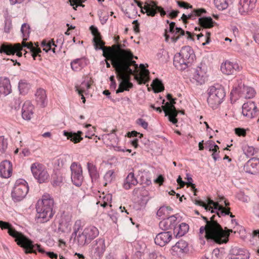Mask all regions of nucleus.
<instances>
[{
  "mask_svg": "<svg viewBox=\"0 0 259 259\" xmlns=\"http://www.w3.org/2000/svg\"><path fill=\"white\" fill-rule=\"evenodd\" d=\"M222 72L225 74H233L240 70V66L238 64L231 62L230 61H226L222 64L221 66Z\"/></svg>",
  "mask_w": 259,
  "mask_h": 259,
  "instance_id": "obj_21",
  "label": "nucleus"
},
{
  "mask_svg": "<svg viewBox=\"0 0 259 259\" xmlns=\"http://www.w3.org/2000/svg\"><path fill=\"white\" fill-rule=\"evenodd\" d=\"M149 71L148 69H144L140 73V76H136V79L139 81V83H146L149 78Z\"/></svg>",
  "mask_w": 259,
  "mask_h": 259,
  "instance_id": "obj_42",
  "label": "nucleus"
},
{
  "mask_svg": "<svg viewBox=\"0 0 259 259\" xmlns=\"http://www.w3.org/2000/svg\"><path fill=\"white\" fill-rule=\"evenodd\" d=\"M104 180L106 181L104 186H106L108 183H110L114 179V172L113 170H108L104 177Z\"/></svg>",
  "mask_w": 259,
  "mask_h": 259,
  "instance_id": "obj_50",
  "label": "nucleus"
},
{
  "mask_svg": "<svg viewBox=\"0 0 259 259\" xmlns=\"http://www.w3.org/2000/svg\"><path fill=\"white\" fill-rule=\"evenodd\" d=\"M12 28V22L9 20H6L4 28V32L9 33Z\"/></svg>",
  "mask_w": 259,
  "mask_h": 259,
  "instance_id": "obj_62",
  "label": "nucleus"
},
{
  "mask_svg": "<svg viewBox=\"0 0 259 259\" xmlns=\"http://www.w3.org/2000/svg\"><path fill=\"white\" fill-rule=\"evenodd\" d=\"M31 170L34 177L39 183H45L49 177L47 171L41 164L36 163L32 164Z\"/></svg>",
  "mask_w": 259,
  "mask_h": 259,
  "instance_id": "obj_10",
  "label": "nucleus"
},
{
  "mask_svg": "<svg viewBox=\"0 0 259 259\" xmlns=\"http://www.w3.org/2000/svg\"><path fill=\"white\" fill-rule=\"evenodd\" d=\"M85 0H68L70 2V5L73 7L74 10H76V8L80 6L84 7L82 3L84 2Z\"/></svg>",
  "mask_w": 259,
  "mask_h": 259,
  "instance_id": "obj_57",
  "label": "nucleus"
},
{
  "mask_svg": "<svg viewBox=\"0 0 259 259\" xmlns=\"http://www.w3.org/2000/svg\"><path fill=\"white\" fill-rule=\"evenodd\" d=\"M30 28L27 23H23L21 27V32L22 34L23 41L27 40L30 33Z\"/></svg>",
  "mask_w": 259,
  "mask_h": 259,
  "instance_id": "obj_46",
  "label": "nucleus"
},
{
  "mask_svg": "<svg viewBox=\"0 0 259 259\" xmlns=\"http://www.w3.org/2000/svg\"><path fill=\"white\" fill-rule=\"evenodd\" d=\"M12 174V164L9 160H5L0 163V177L9 178Z\"/></svg>",
  "mask_w": 259,
  "mask_h": 259,
  "instance_id": "obj_23",
  "label": "nucleus"
},
{
  "mask_svg": "<svg viewBox=\"0 0 259 259\" xmlns=\"http://www.w3.org/2000/svg\"><path fill=\"white\" fill-rule=\"evenodd\" d=\"M82 133L81 131H78L77 133L68 132L65 131L63 132L64 135L67 137V139L70 140L74 143H77L83 139V138L81 137Z\"/></svg>",
  "mask_w": 259,
  "mask_h": 259,
  "instance_id": "obj_33",
  "label": "nucleus"
},
{
  "mask_svg": "<svg viewBox=\"0 0 259 259\" xmlns=\"http://www.w3.org/2000/svg\"><path fill=\"white\" fill-rule=\"evenodd\" d=\"M70 65L73 70L77 71L87 65V60L84 58L76 59L71 62Z\"/></svg>",
  "mask_w": 259,
  "mask_h": 259,
  "instance_id": "obj_32",
  "label": "nucleus"
},
{
  "mask_svg": "<svg viewBox=\"0 0 259 259\" xmlns=\"http://www.w3.org/2000/svg\"><path fill=\"white\" fill-rule=\"evenodd\" d=\"M41 46L44 47L43 50L45 51L46 52L51 50L52 47L54 46V48L52 49V51L54 53H55V48L57 47V45L55 44L53 40L49 42H47L46 40H43L41 42Z\"/></svg>",
  "mask_w": 259,
  "mask_h": 259,
  "instance_id": "obj_49",
  "label": "nucleus"
},
{
  "mask_svg": "<svg viewBox=\"0 0 259 259\" xmlns=\"http://www.w3.org/2000/svg\"><path fill=\"white\" fill-rule=\"evenodd\" d=\"M22 47H26L27 49L30 50V51L33 50L34 49L37 48V47H34L33 45V43L32 42H25V41H23L22 42V45H21Z\"/></svg>",
  "mask_w": 259,
  "mask_h": 259,
  "instance_id": "obj_64",
  "label": "nucleus"
},
{
  "mask_svg": "<svg viewBox=\"0 0 259 259\" xmlns=\"http://www.w3.org/2000/svg\"><path fill=\"white\" fill-rule=\"evenodd\" d=\"M244 153L247 156H251L258 152V150L255 149L253 146L245 145L242 148Z\"/></svg>",
  "mask_w": 259,
  "mask_h": 259,
  "instance_id": "obj_47",
  "label": "nucleus"
},
{
  "mask_svg": "<svg viewBox=\"0 0 259 259\" xmlns=\"http://www.w3.org/2000/svg\"><path fill=\"white\" fill-rule=\"evenodd\" d=\"M194 202L196 205H198L200 206H202V207H204L205 209L207 210H210L211 209V213H214V211L213 210L212 207H209L207 204L205 203L204 202H203L201 200H198L197 199H195L194 200Z\"/></svg>",
  "mask_w": 259,
  "mask_h": 259,
  "instance_id": "obj_55",
  "label": "nucleus"
},
{
  "mask_svg": "<svg viewBox=\"0 0 259 259\" xmlns=\"http://www.w3.org/2000/svg\"><path fill=\"white\" fill-rule=\"evenodd\" d=\"M87 167L92 181H96L99 178V174L96 166L91 162H88Z\"/></svg>",
  "mask_w": 259,
  "mask_h": 259,
  "instance_id": "obj_37",
  "label": "nucleus"
},
{
  "mask_svg": "<svg viewBox=\"0 0 259 259\" xmlns=\"http://www.w3.org/2000/svg\"><path fill=\"white\" fill-rule=\"evenodd\" d=\"M155 93H159L164 90V87L162 81L158 78L153 80L151 84Z\"/></svg>",
  "mask_w": 259,
  "mask_h": 259,
  "instance_id": "obj_43",
  "label": "nucleus"
},
{
  "mask_svg": "<svg viewBox=\"0 0 259 259\" xmlns=\"http://www.w3.org/2000/svg\"><path fill=\"white\" fill-rule=\"evenodd\" d=\"M149 257V259H166L165 256L155 252L150 253Z\"/></svg>",
  "mask_w": 259,
  "mask_h": 259,
  "instance_id": "obj_61",
  "label": "nucleus"
},
{
  "mask_svg": "<svg viewBox=\"0 0 259 259\" xmlns=\"http://www.w3.org/2000/svg\"><path fill=\"white\" fill-rule=\"evenodd\" d=\"M28 186L26 181L23 179L17 180L12 192V197L15 202L23 199L28 192Z\"/></svg>",
  "mask_w": 259,
  "mask_h": 259,
  "instance_id": "obj_7",
  "label": "nucleus"
},
{
  "mask_svg": "<svg viewBox=\"0 0 259 259\" xmlns=\"http://www.w3.org/2000/svg\"><path fill=\"white\" fill-rule=\"evenodd\" d=\"M229 0H214L215 7L220 10L227 9L229 6Z\"/></svg>",
  "mask_w": 259,
  "mask_h": 259,
  "instance_id": "obj_48",
  "label": "nucleus"
},
{
  "mask_svg": "<svg viewBox=\"0 0 259 259\" xmlns=\"http://www.w3.org/2000/svg\"><path fill=\"white\" fill-rule=\"evenodd\" d=\"M212 205L213 206L214 209L218 210V211H217L216 215H218V212L220 213V217L221 215H228L230 213V208H225L222 205H220L218 202H215V204Z\"/></svg>",
  "mask_w": 259,
  "mask_h": 259,
  "instance_id": "obj_41",
  "label": "nucleus"
},
{
  "mask_svg": "<svg viewBox=\"0 0 259 259\" xmlns=\"http://www.w3.org/2000/svg\"><path fill=\"white\" fill-rule=\"evenodd\" d=\"M176 100V99H172L170 101V102H167L165 104V105L162 106V108L165 113V116H168L169 121L173 124H176L178 122L176 117L178 115V112L175 107Z\"/></svg>",
  "mask_w": 259,
  "mask_h": 259,
  "instance_id": "obj_11",
  "label": "nucleus"
},
{
  "mask_svg": "<svg viewBox=\"0 0 259 259\" xmlns=\"http://www.w3.org/2000/svg\"><path fill=\"white\" fill-rule=\"evenodd\" d=\"M225 97L224 89L220 85L209 88L207 102L213 109H215L222 102Z\"/></svg>",
  "mask_w": 259,
  "mask_h": 259,
  "instance_id": "obj_6",
  "label": "nucleus"
},
{
  "mask_svg": "<svg viewBox=\"0 0 259 259\" xmlns=\"http://www.w3.org/2000/svg\"><path fill=\"white\" fill-rule=\"evenodd\" d=\"M258 110L253 102L245 103L242 105V113L243 116L249 118L255 117L257 115Z\"/></svg>",
  "mask_w": 259,
  "mask_h": 259,
  "instance_id": "obj_18",
  "label": "nucleus"
},
{
  "mask_svg": "<svg viewBox=\"0 0 259 259\" xmlns=\"http://www.w3.org/2000/svg\"><path fill=\"white\" fill-rule=\"evenodd\" d=\"M105 42L103 41L99 43L97 46V50H102L103 51V55L108 60H111V56L113 55L112 48L110 47H105Z\"/></svg>",
  "mask_w": 259,
  "mask_h": 259,
  "instance_id": "obj_38",
  "label": "nucleus"
},
{
  "mask_svg": "<svg viewBox=\"0 0 259 259\" xmlns=\"http://www.w3.org/2000/svg\"><path fill=\"white\" fill-rule=\"evenodd\" d=\"M134 58L137 59L129 49L113 67L117 74V78L120 80L118 88L116 91V94L122 93L124 91H128L133 87V83L130 82L131 75L133 74V71L130 67L132 65L136 67L138 66L136 61L133 60Z\"/></svg>",
  "mask_w": 259,
  "mask_h": 259,
  "instance_id": "obj_2",
  "label": "nucleus"
},
{
  "mask_svg": "<svg viewBox=\"0 0 259 259\" xmlns=\"http://www.w3.org/2000/svg\"><path fill=\"white\" fill-rule=\"evenodd\" d=\"M206 13V11L204 8L193 9L190 14L188 15L183 14L181 19L183 23L186 24L188 23V20H195L196 17L201 16Z\"/></svg>",
  "mask_w": 259,
  "mask_h": 259,
  "instance_id": "obj_22",
  "label": "nucleus"
},
{
  "mask_svg": "<svg viewBox=\"0 0 259 259\" xmlns=\"http://www.w3.org/2000/svg\"><path fill=\"white\" fill-rule=\"evenodd\" d=\"M177 223V218L175 215H172L165 219H163V220L159 222V226L162 230L166 231L173 229L174 231Z\"/></svg>",
  "mask_w": 259,
  "mask_h": 259,
  "instance_id": "obj_19",
  "label": "nucleus"
},
{
  "mask_svg": "<svg viewBox=\"0 0 259 259\" xmlns=\"http://www.w3.org/2000/svg\"><path fill=\"white\" fill-rule=\"evenodd\" d=\"M35 100L38 105L41 107L46 106L47 95L45 90L42 89H38L35 93Z\"/></svg>",
  "mask_w": 259,
  "mask_h": 259,
  "instance_id": "obj_29",
  "label": "nucleus"
},
{
  "mask_svg": "<svg viewBox=\"0 0 259 259\" xmlns=\"http://www.w3.org/2000/svg\"><path fill=\"white\" fill-rule=\"evenodd\" d=\"M172 34L173 35L171 36V39L174 42H177L181 36L185 35V34H187V39H193L192 34L190 32L188 31L185 32L180 27H176L175 32Z\"/></svg>",
  "mask_w": 259,
  "mask_h": 259,
  "instance_id": "obj_28",
  "label": "nucleus"
},
{
  "mask_svg": "<svg viewBox=\"0 0 259 259\" xmlns=\"http://www.w3.org/2000/svg\"><path fill=\"white\" fill-rule=\"evenodd\" d=\"M123 45L117 43L110 47L112 48L113 55L111 56V64L113 67L115 66L116 63L121 59L124 54L128 51L129 49H124L126 47L125 43L127 42L126 39L123 41Z\"/></svg>",
  "mask_w": 259,
  "mask_h": 259,
  "instance_id": "obj_9",
  "label": "nucleus"
},
{
  "mask_svg": "<svg viewBox=\"0 0 259 259\" xmlns=\"http://www.w3.org/2000/svg\"><path fill=\"white\" fill-rule=\"evenodd\" d=\"M8 143L4 136H0V152H4L7 148Z\"/></svg>",
  "mask_w": 259,
  "mask_h": 259,
  "instance_id": "obj_56",
  "label": "nucleus"
},
{
  "mask_svg": "<svg viewBox=\"0 0 259 259\" xmlns=\"http://www.w3.org/2000/svg\"><path fill=\"white\" fill-rule=\"evenodd\" d=\"M0 228L8 229L9 234L15 238L17 244L23 248L26 253H34L36 251L46 254L51 258H57L58 255L54 252H46L40 245L34 244L33 242L22 233L16 231L9 223L0 221Z\"/></svg>",
  "mask_w": 259,
  "mask_h": 259,
  "instance_id": "obj_3",
  "label": "nucleus"
},
{
  "mask_svg": "<svg viewBox=\"0 0 259 259\" xmlns=\"http://www.w3.org/2000/svg\"><path fill=\"white\" fill-rule=\"evenodd\" d=\"M54 205V199L49 194L43 195L41 200L37 202L36 209L38 218L42 220V223L48 222L53 217Z\"/></svg>",
  "mask_w": 259,
  "mask_h": 259,
  "instance_id": "obj_4",
  "label": "nucleus"
},
{
  "mask_svg": "<svg viewBox=\"0 0 259 259\" xmlns=\"http://www.w3.org/2000/svg\"><path fill=\"white\" fill-rule=\"evenodd\" d=\"M18 88L21 94H26L29 89V85L26 82L21 80L19 82Z\"/></svg>",
  "mask_w": 259,
  "mask_h": 259,
  "instance_id": "obj_53",
  "label": "nucleus"
},
{
  "mask_svg": "<svg viewBox=\"0 0 259 259\" xmlns=\"http://www.w3.org/2000/svg\"><path fill=\"white\" fill-rule=\"evenodd\" d=\"M11 92V85L8 78H0V94L5 96Z\"/></svg>",
  "mask_w": 259,
  "mask_h": 259,
  "instance_id": "obj_26",
  "label": "nucleus"
},
{
  "mask_svg": "<svg viewBox=\"0 0 259 259\" xmlns=\"http://www.w3.org/2000/svg\"><path fill=\"white\" fill-rule=\"evenodd\" d=\"M189 227L188 224L182 223L178 227L175 226L173 233L176 234V236L181 237L184 236L189 230Z\"/></svg>",
  "mask_w": 259,
  "mask_h": 259,
  "instance_id": "obj_34",
  "label": "nucleus"
},
{
  "mask_svg": "<svg viewBox=\"0 0 259 259\" xmlns=\"http://www.w3.org/2000/svg\"><path fill=\"white\" fill-rule=\"evenodd\" d=\"M172 210V208L169 206H162L157 210L156 213L157 216L159 217V219L167 217Z\"/></svg>",
  "mask_w": 259,
  "mask_h": 259,
  "instance_id": "obj_40",
  "label": "nucleus"
},
{
  "mask_svg": "<svg viewBox=\"0 0 259 259\" xmlns=\"http://www.w3.org/2000/svg\"><path fill=\"white\" fill-rule=\"evenodd\" d=\"M153 6L154 10L156 12V14L157 13V12H159L160 13V15L163 17L164 15H166L165 11L163 10V9L160 6H157V4L153 1Z\"/></svg>",
  "mask_w": 259,
  "mask_h": 259,
  "instance_id": "obj_58",
  "label": "nucleus"
},
{
  "mask_svg": "<svg viewBox=\"0 0 259 259\" xmlns=\"http://www.w3.org/2000/svg\"><path fill=\"white\" fill-rule=\"evenodd\" d=\"M195 58L193 50L190 46L183 47L174 58V65L179 70H184L190 66Z\"/></svg>",
  "mask_w": 259,
  "mask_h": 259,
  "instance_id": "obj_5",
  "label": "nucleus"
},
{
  "mask_svg": "<svg viewBox=\"0 0 259 259\" xmlns=\"http://www.w3.org/2000/svg\"><path fill=\"white\" fill-rule=\"evenodd\" d=\"M82 229L81 226V222L80 220H77L74 225L73 227V232L71 234V238L73 237V236H76V234L78 233L80 230Z\"/></svg>",
  "mask_w": 259,
  "mask_h": 259,
  "instance_id": "obj_54",
  "label": "nucleus"
},
{
  "mask_svg": "<svg viewBox=\"0 0 259 259\" xmlns=\"http://www.w3.org/2000/svg\"><path fill=\"white\" fill-rule=\"evenodd\" d=\"M106 250L105 240L99 238L92 242L90 245L89 253L93 259H101Z\"/></svg>",
  "mask_w": 259,
  "mask_h": 259,
  "instance_id": "obj_8",
  "label": "nucleus"
},
{
  "mask_svg": "<svg viewBox=\"0 0 259 259\" xmlns=\"http://www.w3.org/2000/svg\"><path fill=\"white\" fill-rule=\"evenodd\" d=\"M73 238H74V242L79 247H82L85 244L90 242L83 231L81 233L79 232L76 234V236H73Z\"/></svg>",
  "mask_w": 259,
  "mask_h": 259,
  "instance_id": "obj_36",
  "label": "nucleus"
},
{
  "mask_svg": "<svg viewBox=\"0 0 259 259\" xmlns=\"http://www.w3.org/2000/svg\"><path fill=\"white\" fill-rule=\"evenodd\" d=\"M145 187L142 186L141 187H137L134 189L133 191V194L137 197H139L140 196H142V192L145 190Z\"/></svg>",
  "mask_w": 259,
  "mask_h": 259,
  "instance_id": "obj_60",
  "label": "nucleus"
},
{
  "mask_svg": "<svg viewBox=\"0 0 259 259\" xmlns=\"http://www.w3.org/2000/svg\"><path fill=\"white\" fill-rule=\"evenodd\" d=\"M243 170L246 172L252 175L259 173V158L255 157L250 158L244 164Z\"/></svg>",
  "mask_w": 259,
  "mask_h": 259,
  "instance_id": "obj_17",
  "label": "nucleus"
},
{
  "mask_svg": "<svg viewBox=\"0 0 259 259\" xmlns=\"http://www.w3.org/2000/svg\"><path fill=\"white\" fill-rule=\"evenodd\" d=\"M257 0H240L238 10L241 15H245L251 12L255 7Z\"/></svg>",
  "mask_w": 259,
  "mask_h": 259,
  "instance_id": "obj_15",
  "label": "nucleus"
},
{
  "mask_svg": "<svg viewBox=\"0 0 259 259\" xmlns=\"http://www.w3.org/2000/svg\"><path fill=\"white\" fill-rule=\"evenodd\" d=\"M70 169L71 180L73 183L77 186H80L83 179L81 166L77 165L75 162H73L70 166Z\"/></svg>",
  "mask_w": 259,
  "mask_h": 259,
  "instance_id": "obj_12",
  "label": "nucleus"
},
{
  "mask_svg": "<svg viewBox=\"0 0 259 259\" xmlns=\"http://www.w3.org/2000/svg\"><path fill=\"white\" fill-rule=\"evenodd\" d=\"M90 87V84L88 82L83 81L81 83L78 88H76V91L78 92L79 95H82L86 90L89 89Z\"/></svg>",
  "mask_w": 259,
  "mask_h": 259,
  "instance_id": "obj_52",
  "label": "nucleus"
},
{
  "mask_svg": "<svg viewBox=\"0 0 259 259\" xmlns=\"http://www.w3.org/2000/svg\"><path fill=\"white\" fill-rule=\"evenodd\" d=\"M138 184V181L135 178L134 173L131 172L128 174L124 180L123 187L126 189H130L132 186H136Z\"/></svg>",
  "mask_w": 259,
  "mask_h": 259,
  "instance_id": "obj_30",
  "label": "nucleus"
},
{
  "mask_svg": "<svg viewBox=\"0 0 259 259\" xmlns=\"http://www.w3.org/2000/svg\"><path fill=\"white\" fill-rule=\"evenodd\" d=\"M33 107L31 103L28 102H25L22 108V118L27 120L31 119L33 115Z\"/></svg>",
  "mask_w": 259,
  "mask_h": 259,
  "instance_id": "obj_25",
  "label": "nucleus"
},
{
  "mask_svg": "<svg viewBox=\"0 0 259 259\" xmlns=\"http://www.w3.org/2000/svg\"><path fill=\"white\" fill-rule=\"evenodd\" d=\"M189 250L188 243L185 240H181L172 246L171 253L174 255L181 257L187 253Z\"/></svg>",
  "mask_w": 259,
  "mask_h": 259,
  "instance_id": "obj_14",
  "label": "nucleus"
},
{
  "mask_svg": "<svg viewBox=\"0 0 259 259\" xmlns=\"http://www.w3.org/2000/svg\"><path fill=\"white\" fill-rule=\"evenodd\" d=\"M177 3L178 5L182 8L185 9H193L192 5H190V4L184 2V1H177Z\"/></svg>",
  "mask_w": 259,
  "mask_h": 259,
  "instance_id": "obj_59",
  "label": "nucleus"
},
{
  "mask_svg": "<svg viewBox=\"0 0 259 259\" xmlns=\"http://www.w3.org/2000/svg\"><path fill=\"white\" fill-rule=\"evenodd\" d=\"M90 29L92 31V34L94 36L93 38V42L94 43V45L95 48L96 50H97V46H98L99 43H101L103 41L101 39V35L97 27H95L94 26H91L90 27Z\"/></svg>",
  "mask_w": 259,
  "mask_h": 259,
  "instance_id": "obj_39",
  "label": "nucleus"
},
{
  "mask_svg": "<svg viewBox=\"0 0 259 259\" xmlns=\"http://www.w3.org/2000/svg\"><path fill=\"white\" fill-rule=\"evenodd\" d=\"M127 4L124 12L129 18H131L132 15H135L137 14V10L133 3H130Z\"/></svg>",
  "mask_w": 259,
  "mask_h": 259,
  "instance_id": "obj_44",
  "label": "nucleus"
},
{
  "mask_svg": "<svg viewBox=\"0 0 259 259\" xmlns=\"http://www.w3.org/2000/svg\"><path fill=\"white\" fill-rule=\"evenodd\" d=\"M198 24L203 29L211 28L217 23L210 17H202L201 16L198 19Z\"/></svg>",
  "mask_w": 259,
  "mask_h": 259,
  "instance_id": "obj_27",
  "label": "nucleus"
},
{
  "mask_svg": "<svg viewBox=\"0 0 259 259\" xmlns=\"http://www.w3.org/2000/svg\"><path fill=\"white\" fill-rule=\"evenodd\" d=\"M206 77V67L204 65L200 64L198 66L194 74L193 79L200 84L204 83Z\"/></svg>",
  "mask_w": 259,
  "mask_h": 259,
  "instance_id": "obj_24",
  "label": "nucleus"
},
{
  "mask_svg": "<svg viewBox=\"0 0 259 259\" xmlns=\"http://www.w3.org/2000/svg\"><path fill=\"white\" fill-rule=\"evenodd\" d=\"M242 91L244 94V97L246 99L252 98L255 94V92L254 89L247 86L244 85Z\"/></svg>",
  "mask_w": 259,
  "mask_h": 259,
  "instance_id": "obj_45",
  "label": "nucleus"
},
{
  "mask_svg": "<svg viewBox=\"0 0 259 259\" xmlns=\"http://www.w3.org/2000/svg\"><path fill=\"white\" fill-rule=\"evenodd\" d=\"M153 1L150 2L146 1L144 3V6L141 8V12L143 14L146 13L148 16L154 17L156 15V12L154 10L153 6Z\"/></svg>",
  "mask_w": 259,
  "mask_h": 259,
  "instance_id": "obj_31",
  "label": "nucleus"
},
{
  "mask_svg": "<svg viewBox=\"0 0 259 259\" xmlns=\"http://www.w3.org/2000/svg\"><path fill=\"white\" fill-rule=\"evenodd\" d=\"M206 223L205 226H201L199 229V236L200 238H205L207 240H211L218 244L226 243L228 241V238L230 233L233 232L232 229H229L225 227L224 229L218 223V218H220V213L218 212V215L213 214L210 220L206 217L201 216Z\"/></svg>",
  "mask_w": 259,
  "mask_h": 259,
  "instance_id": "obj_1",
  "label": "nucleus"
},
{
  "mask_svg": "<svg viewBox=\"0 0 259 259\" xmlns=\"http://www.w3.org/2000/svg\"><path fill=\"white\" fill-rule=\"evenodd\" d=\"M89 242L91 240L94 239L99 235V231L98 229L94 226H90L86 228L83 230Z\"/></svg>",
  "mask_w": 259,
  "mask_h": 259,
  "instance_id": "obj_35",
  "label": "nucleus"
},
{
  "mask_svg": "<svg viewBox=\"0 0 259 259\" xmlns=\"http://www.w3.org/2000/svg\"><path fill=\"white\" fill-rule=\"evenodd\" d=\"M250 253L244 249L237 246L233 247L230 250L229 259H249Z\"/></svg>",
  "mask_w": 259,
  "mask_h": 259,
  "instance_id": "obj_13",
  "label": "nucleus"
},
{
  "mask_svg": "<svg viewBox=\"0 0 259 259\" xmlns=\"http://www.w3.org/2000/svg\"><path fill=\"white\" fill-rule=\"evenodd\" d=\"M136 123L138 125H139L141 126H142V127H143L144 129H147L148 128V122H146V121H145L142 118H138L136 121Z\"/></svg>",
  "mask_w": 259,
  "mask_h": 259,
  "instance_id": "obj_63",
  "label": "nucleus"
},
{
  "mask_svg": "<svg viewBox=\"0 0 259 259\" xmlns=\"http://www.w3.org/2000/svg\"><path fill=\"white\" fill-rule=\"evenodd\" d=\"M58 231L62 233H65L70 231L71 230V224L67 222H61L59 224Z\"/></svg>",
  "mask_w": 259,
  "mask_h": 259,
  "instance_id": "obj_51",
  "label": "nucleus"
},
{
  "mask_svg": "<svg viewBox=\"0 0 259 259\" xmlns=\"http://www.w3.org/2000/svg\"><path fill=\"white\" fill-rule=\"evenodd\" d=\"M22 50V47L19 43L13 45L8 42H4L0 46V53H5L8 55H14L18 51Z\"/></svg>",
  "mask_w": 259,
  "mask_h": 259,
  "instance_id": "obj_16",
  "label": "nucleus"
},
{
  "mask_svg": "<svg viewBox=\"0 0 259 259\" xmlns=\"http://www.w3.org/2000/svg\"><path fill=\"white\" fill-rule=\"evenodd\" d=\"M172 238L171 231H164L158 233L154 239L156 244L160 246H164L167 244Z\"/></svg>",
  "mask_w": 259,
  "mask_h": 259,
  "instance_id": "obj_20",
  "label": "nucleus"
}]
</instances>
